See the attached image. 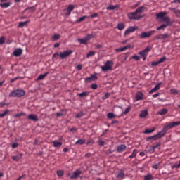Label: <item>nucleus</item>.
I'll return each mask as SVG.
<instances>
[{"label": "nucleus", "instance_id": "nucleus-1", "mask_svg": "<svg viewBox=\"0 0 180 180\" xmlns=\"http://www.w3.org/2000/svg\"><path fill=\"white\" fill-rule=\"evenodd\" d=\"M173 127H174L172 125V122L166 123L163 128V130L165 131H161L160 132H158L157 135L152 136L151 139H161V137H163V136H165V131L168 130H171V129H172Z\"/></svg>", "mask_w": 180, "mask_h": 180}, {"label": "nucleus", "instance_id": "nucleus-2", "mask_svg": "<svg viewBox=\"0 0 180 180\" xmlns=\"http://www.w3.org/2000/svg\"><path fill=\"white\" fill-rule=\"evenodd\" d=\"M25 91L17 89L11 91L9 94V97L10 98H21V96H25Z\"/></svg>", "mask_w": 180, "mask_h": 180}, {"label": "nucleus", "instance_id": "nucleus-3", "mask_svg": "<svg viewBox=\"0 0 180 180\" xmlns=\"http://www.w3.org/2000/svg\"><path fill=\"white\" fill-rule=\"evenodd\" d=\"M127 17L130 20H139V19H141L143 16H141V14L138 13L137 11L131 12L127 14Z\"/></svg>", "mask_w": 180, "mask_h": 180}, {"label": "nucleus", "instance_id": "nucleus-4", "mask_svg": "<svg viewBox=\"0 0 180 180\" xmlns=\"http://www.w3.org/2000/svg\"><path fill=\"white\" fill-rule=\"evenodd\" d=\"M113 68V62L112 60H107L103 66H101L102 71H112Z\"/></svg>", "mask_w": 180, "mask_h": 180}, {"label": "nucleus", "instance_id": "nucleus-5", "mask_svg": "<svg viewBox=\"0 0 180 180\" xmlns=\"http://www.w3.org/2000/svg\"><path fill=\"white\" fill-rule=\"evenodd\" d=\"M94 37H95V35H94V34H88L86 37H84L83 39H78L77 41H79L80 44H86V43H88V41L91 40V39H94Z\"/></svg>", "mask_w": 180, "mask_h": 180}, {"label": "nucleus", "instance_id": "nucleus-6", "mask_svg": "<svg viewBox=\"0 0 180 180\" xmlns=\"http://www.w3.org/2000/svg\"><path fill=\"white\" fill-rule=\"evenodd\" d=\"M72 54V51L68 50V51H65L63 52H60L59 53V56L62 60H64V58H67V57H70Z\"/></svg>", "mask_w": 180, "mask_h": 180}, {"label": "nucleus", "instance_id": "nucleus-7", "mask_svg": "<svg viewBox=\"0 0 180 180\" xmlns=\"http://www.w3.org/2000/svg\"><path fill=\"white\" fill-rule=\"evenodd\" d=\"M74 5H69L67 8L63 10V13L65 16H70L71 15V12L74 11Z\"/></svg>", "mask_w": 180, "mask_h": 180}, {"label": "nucleus", "instance_id": "nucleus-8", "mask_svg": "<svg viewBox=\"0 0 180 180\" xmlns=\"http://www.w3.org/2000/svg\"><path fill=\"white\" fill-rule=\"evenodd\" d=\"M153 33H155V30H151L149 32H144L141 34V39H146V37H151Z\"/></svg>", "mask_w": 180, "mask_h": 180}, {"label": "nucleus", "instance_id": "nucleus-9", "mask_svg": "<svg viewBox=\"0 0 180 180\" xmlns=\"http://www.w3.org/2000/svg\"><path fill=\"white\" fill-rule=\"evenodd\" d=\"M148 51H151V46H147L146 49L139 51V56H141V57L147 56Z\"/></svg>", "mask_w": 180, "mask_h": 180}, {"label": "nucleus", "instance_id": "nucleus-10", "mask_svg": "<svg viewBox=\"0 0 180 180\" xmlns=\"http://www.w3.org/2000/svg\"><path fill=\"white\" fill-rule=\"evenodd\" d=\"M139 29L138 27H129L128 29L126 30L124 32V36H128V34H130V33H133V32H136Z\"/></svg>", "mask_w": 180, "mask_h": 180}, {"label": "nucleus", "instance_id": "nucleus-11", "mask_svg": "<svg viewBox=\"0 0 180 180\" xmlns=\"http://www.w3.org/2000/svg\"><path fill=\"white\" fill-rule=\"evenodd\" d=\"M81 174H82V172H81V170L79 169H77L73 172V174L70 176V179H76V178H78V176H79Z\"/></svg>", "mask_w": 180, "mask_h": 180}, {"label": "nucleus", "instance_id": "nucleus-12", "mask_svg": "<svg viewBox=\"0 0 180 180\" xmlns=\"http://www.w3.org/2000/svg\"><path fill=\"white\" fill-rule=\"evenodd\" d=\"M155 37L158 40H167L169 37V35L168 34H160L156 35Z\"/></svg>", "mask_w": 180, "mask_h": 180}, {"label": "nucleus", "instance_id": "nucleus-13", "mask_svg": "<svg viewBox=\"0 0 180 180\" xmlns=\"http://www.w3.org/2000/svg\"><path fill=\"white\" fill-rule=\"evenodd\" d=\"M27 119L28 120H33V122H38L39 117L36 114H30Z\"/></svg>", "mask_w": 180, "mask_h": 180}, {"label": "nucleus", "instance_id": "nucleus-14", "mask_svg": "<svg viewBox=\"0 0 180 180\" xmlns=\"http://www.w3.org/2000/svg\"><path fill=\"white\" fill-rule=\"evenodd\" d=\"M167 60V57L164 56L161 58L158 61L156 62H152L151 65L153 67H155V65H158V64H161V63H164Z\"/></svg>", "mask_w": 180, "mask_h": 180}, {"label": "nucleus", "instance_id": "nucleus-15", "mask_svg": "<svg viewBox=\"0 0 180 180\" xmlns=\"http://www.w3.org/2000/svg\"><path fill=\"white\" fill-rule=\"evenodd\" d=\"M22 53H23V50H22V49L19 48V49H15L13 51V56L15 57H20V56H22Z\"/></svg>", "mask_w": 180, "mask_h": 180}, {"label": "nucleus", "instance_id": "nucleus-16", "mask_svg": "<svg viewBox=\"0 0 180 180\" xmlns=\"http://www.w3.org/2000/svg\"><path fill=\"white\" fill-rule=\"evenodd\" d=\"M6 0H0V6L1 8H9L11 6V2H5Z\"/></svg>", "mask_w": 180, "mask_h": 180}, {"label": "nucleus", "instance_id": "nucleus-17", "mask_svg": "<svg viewBox=\"0 0 180 180\" xmlns=\"http://www.w3.org/2000/svg\"><path fill=\"white\" fill-rule=\"evenodd\" d=\"M162 84V82H159L153 89H152L149 91V94H153V93L155 92L156 91H158L161 88Z\"/></svg>", "mask_w": 180, "mask_h": 180}, {"label": "nucleus", "instance_id": "nucleus-18", "mask_svg": "<svg viewBox=\"0 0 180 180\" xmlns=\"http://www.w3.org/2000/svg\"><path fill=\"white\" fill-rule=\"evenodd\" d=\"M147 116H148V110H142L139 115L141 119H144V117H147Z\"/></svg>", "mask_w": 180, "mask_h": 180}, {"label": "nucleus", "instance_id": "nucleus-19", "mask_svg": "<svg viewBox=\"0 0 180 180\" xmlns=\"http://www.w3.org/2000/svg\"><path fill=\"white\" fill-rule=\"evenodd\" d=\"M167 15H168L167 12H160L156 15V17L158 18V19H162H162H164V18H165Z\"/></svg>", "mask_w": 180, "mask_h": 180}, {"label": "nucleus", "instance_id": "nucleus-20", "mask_svg": "<svg viewBox=\"0 0 180 180\" xmlns=\"http://www.w3.org/2000/svg\"><path fill=\"white\" fill-rule=\"evenodd\" d=\"M131 47L130 45H127L126 46H124L122 48L116 49L115 51L117 53H122V51H125V50H127L128 49H130Z\"/></svg>", "mask_w": 180, "mask_h": 180}, {"label": "nucleus", "instance_id": "nucleus-21", "mask_svg": "<svg viewBox=\"0 0 180 180\" xmlns=\"http://www.w3.org/2000/svg\"><path fill=\"white\" fill-rule=\"evenodd\" d=\"M96 79H98L96 74L91 75V77L86 78V81H96Z\"/></svg>", "mask_w": 180, "mask_h": 180}, {"label": "nucleus", "instance_id": "nucleus-22", "mask_svg": "<svg viewBox=\"0 0 180 180\" xmlns=\"http://www.w3.org/2000/svg\"><path fill=\"white\" fill-rule=\"evenodd\" d=\"M36 11V7H28L25 10H24V12H27V13H33Z\"/></svg>", "mask_w": 180, "mask_h": 180}, {"label": "nucleus", "instance_id": "nucleus-23", "mask_svg": "<svg viewBox=\"0 0 180 180\" xmlns=\"http://www.w3.org/2000/svg\"><path fill=\"white\" fill-rule=\"evenodd\" d=\"M162 22H165V25H167V26H169L171 25V18L169 17H165L162 18Z\"/></svg>", "mask_w": 180, "mask_h": 180}, {"label": "nucleus", "instance_id": "nucleus-24", "mask_svg": "<svg viewBox=\"0 0 180 180\" xmlns=\"http://www.w3.org/2000/svg\"><path fill=\"white\" fill-rule=\"evenodd\" d=\"M124 150H126V145H124V144H122V145L119 146L117 148L118 153H123V151H124Z\"/></svg>", "mask_w": 180, "mask_h": 180}, {"label": "nucleus", "instance_id": "nucleus-25", "mask_svg": "<svg viewBox=\"0 0 180 180\" xmlns=\"http://www.w3.org/2000/svg\"><path fill=\"white\" fill-rule=\"evenodd\" d=\"M168 113V109L167 108H163L160 111L158 112V115H160V116H162L164 115H167Z\"/></svg>", "mask_w": 180, "mask_h": 180}, {"label": "nucleus", "instance_id": "nucleus-26", "mask_svg": "<svg viewBox=\"0 0 180 180\" xmlns=\"http://www.w3.org/2000/svg\"><path fill=\"white\" fill-rule=\"evenodd\" d=\"M22 157H23V154L20 153L19 155H17L15 156H13L12 157V159L14 160V161H19V160H21L22 159Z\"/></svg>", "mask_w": 180, "mask_h": 180}, {"label": "nucleus", "instance_id": "nucleus-27", "mask_svg": "<svg viewBox=\"0 0 180 180\" xmlns=\"http://www.w3.org/2000/svg\"><path fill=\"white\" fill-rule=\"evenodd\" d=\"M117 8H119V5H112V4H110L108 7H107V9L108 11H115V9H117Z\"/></svg>", "mask_w": 180, "mask_h": 180}, {"label": "nucleus", "instance_id": "nucleus-28", "mask_svg": "<svg viewBox=\"0 0 180 180\" xmlns=\"http://www.w3.org/2000/svg\"><path fill=\"white\" fill-rule=\"evenodd\" d=\"M136 101H141L143 99V93L141 91L137 92L136 95Z\"/></svg>", "mask_w": 180, "mask_h": 180}, {"label": "nucleus", "instance_id": "nucleus-29", "mask_svg": "<svg viewBox=\"0 0 180 180\" xmlns=\"http://www.w3.org/2000/svg\"><path fill=\"white\" fill-rule=\"evenodd\" d=\"M115 176L117 178H123V176H124V172L123 170H120V172L115 173Z\"/></svg>", "mask_w": 180, "mask_h": 180}, {"label": "nucleus", "instance_id": "nucleus-30", "mask_svg": "<svg viewBox=\"0 0 180 180\" xmlns=\"http://www.w3.org/2000/svg\"><path fill=\"white\" fill-rule=\"evenodd\" d=\"M169 9H170V11H172V12H173V13H175V15L178 18H180V10H176V9L172 8H170Z\"/></svg>", "mask_w": 180, "mask_h": 180}, {"label": "nucleus", "instance_id": "nucleus-31", "mask_svg": "<svg viewBox=\"0 0 180 180\" xmlns=\"http://www.w3.org/2000/svg\"><path fill=\"white\" fill-rule=\"evenodd\" d=\"M52 143L53 144V147H56V148H60V147H61V146H63L62 142H58L57 141H54Z\"/></svg>", "mask_w": 180, "mask_h": 180}, {"label": "nucleus", "instance_id": "nucleus-32", "mask_svg": "<svg viewBox=\"0 0 180 180\" xmlns=\"http://www.w3.org/2000/svg\"><path fill=\"white\" fill-rule=\"evenodd\" d=\"M46 75H49V72L44 73V74H42V75H40L38 77H37V80L38 81H41V79H44V78H46Z\"/></svg>", "mask_w": 180, "mask_h": 180}, {"label": "nucleus", "instance_id": "nucleus-33", "mask_svg": "<svg viewBox=\"0 0 180 180\" xmlns=\"http://www.w3.org/2000/svg\"><path fill=\"white\" fill-rule=\"evenodd\" d=\"M88 95H89V91H84L78 94V96H80V98H85L88 96Z\"/></svg>", "mask_w": 180, "mask_h": 180}, {"label": "nucleus", "instance_id": "nucleus-34", "mask_svg": "<svg viewBox=\"0 0 180 180\" xmlns=\"http://www.w3.org/2000/svg\"><path fill=\"white\" fill-rule=\"evenodd\" d=\"M144 11H146V7L144 6H141L136 10V11L139 14L144 12Z\"/></svg>", "mask_w": 180, "mask_h": 180}, {"label": "nucleus", "instance_id": "nucleus-35", "mask_svg": "<svg viewBox=\"0 0 180 180\" xmlns=\"http://www.w3.org/2000/svg\"><path fill=\"white\" fill-rule=\"evenodd\" d=\"M27 23H29V21L20 22L18 24V27H25V26H27Z\"/></svg>", "mask_w": 180, "mask_h": 180}, {"label": "nucleus", "instance_id": "nucleus-36", "mask_svg": "<svg viewBox=\"0 0 180 180\" xmlns=\"http://www.w3.org/2000/svg\"><path fill=\"white\" fill-rule=\"evenodd\" d=\"M157 128L153 127L152 129H146L144 133L145 134H150V133H153V131H155V129Z\"/></svg>", "mask_w": 180, "mask_h": 180}, {"label": "nucleus", "instance_id": "nucleus-37", "mask_svg": "<svg viewBox=\"0 0 180 180\" xmlns=\"http://www.w3.org/2000/svg\"><path fill=\"white\" fill-rule=\"evenodd\" d=\"M86 19H89V16H82L79 19L77 20V23H79V22H84Z\"/></svg>", "mask_w": 180, "mask_h": 180}, {"label": "nucleus", "instance_id": "nucleus-38", "mask_svg": "<svg viewBox=\"0 0 180 180\" xmlns=\"http://www.w3.org/2000/svg\"><path fill=\"white\" fill-rule=\"evenodd\" d=\"M75 144H79L80 146H82V144H85V139H79L75 142Z\"/></svg>", "mask_w": 180, "mask_h": 180}, {"label": "nucleus", "instance_id": "nucleus-39", "mask_svg": "<svg viewBox=\"0 0 180 180\" xmlns=\"http://www.w3.org/2000/svg\"><path fill=\"white\" fill-rule=\"evenodd\" d=\"M137 153H138L137 149H134L133 150L132 154L129 156V158H134L136 155H137Z\"/></svg>", "mask_w": 180, "mask_h": 180}, {"label": "nucleus", "instance_id": "nucleus-40", "mask_svg": "<svg viewBox=\"0 0 180 180\" xmlns=\"http://www.w3.org/2000/svg\"><path fill=\"white\" fill-rule=\"evenodd\" d=\"M167 26L168 25L166 24H162V25H160L157 28V30H164V29H165Z\"/></svg>", "mask_w": 180, "mask_h": 180}, {"label": "nucleus", "instance_id": "nucleus-41", "mask_svg": "<svg viewBox=\"0 0 180 180\" xmlns=\"http://www.w3.org/2000/svg\"><path fill=\"white\" fill-rule=\"evenodd\" d=\"M93 56H95V51H89L86 55V58H89V57H93Z\"/></svg>", "mask_w": 180, "mask_h": 180}, {"label": "nucleus", "instance_id": "nucleus-42", "mask_svg": "<svg viewBox=\"0 0 180 180\" xmlns=\"http://www.w3.org/2000/svg\"><path fill=\"white\" fill-rule=\"evenodd\" d=\"M117 29H118V30H123V29H124V24L119 23L117 25Z\"/></svg>", "mask_w": 180, "mask_h": 180}, {"label": "nucleus", "instance_id": "nucleus-43", "mask_svg": "<svg viewBox=\"0 0 180 180\" xmlns=\"http://www.w3.org/2000/svg\"><path fill=\"white\" fill-rule=\"evenodd\" d=\"M153 175L151 174H148L144 176V180H153Z\"/></svg>", "mask_w": 180, "mask_h": 180}, {"label": "nucleus", "instance_id": "nucleus-44", "mask_svg": "<svg viewBox=\"0 0 180 180\" xmlns=\"http://www.w3.org/2000/svg\"><path fill=\"white\" fill-rule=\"evenodd\" d=\"M60 37V34H55L53 37H52V40L53 41H56L57 40H58Z\"/></svg>", "mask_w": 180, "mask_h": 180}, {"label": "nucleus", "instance_id": "nucleus-45", "mask_svg": "<svg viewBox=\"0 0 180 180\" xmlns=\"http://www.w3.org/2000/svg\"><path fill=\"white\" fill-rule=\"evenodd\" d=\"M9 113V110H6L4 112L0 113V117H4V116H6Z\"/></svg>", "mask_w": 180, "mask_h": 180}, {"label": "nucleus", "instance_id": "nucleus-46", "mask_svg": "<svg viewBox=\"0 0 180 180\" xmlns=\"http://www.w3.org/2000/svg\"><path fill=\"white\" fill-rule=\"evenodd\" d=\"M170 94H172V95H176L178 94V91L175 89H170Z\"/></svg>", "mask_w": 180, "mask_h": 180}, {"label": "nucleus", "instance_id": "nucleus-47", "mask_svg": "<svg viewBox=\"0 0 180 180\" xmlns=\"http://www.w3.org/2000/svg\"><path fill=\"white\" fill-rule=\"evenodd\" d=\"M131 58V60H135V61H139L140 60V56L134 55Z\"/></svg>", "mask_w": 180, "mask_h": 180}, {"label": "nucleus", "instance_id": "nucleus-48", "mask_svg": "<svg viewBox=\"0 0 180 180\" xmlns=\"http://www.w3.org/2000/svg\"><path fill=\"white\" fill-rule=\"evenodd\" d=\"M107 117H108V119H113L115 117V114L112 112H109L107 115Z\"/></svg>", "mask_w": 180, "mask_h": 180}, {"label": "nucleus", "instance_id": "nucleus-49", "mask_svg": "<svg viewBox=\"0 0 180 180\" xmlns=\"http://www.w3.org/2000/svg\"><path fill=\"white\" fill-rule=\"evenodd\" d=\"M110 96V93H106L104 96H103L102 99L105 101V99H108Z\"/></svg>", "mask_w": 180, "mask_h": 180}, {"label": "nucleus", "instance_id": "nucleus-50", "mask_svg": "<svg viewBox=\"0 0 180 180\" xmlns=\"http://www.w3.org/2000/svg\"><path fill=\"white\" fill-rule=\"evenodd\" d=\"M131 110V107L128 106V107L125 109L124 112H123L124 115H127V113H129V112H130Z\"/></svg>", "mask_w": 180, "mask_h": 180}, {"label": "nucleus", "instance_id": "nucleus-51", "mask_svg": "<svg viewBox=\"0 0 180 180\" xmlns=\"http://www.w3.org/2000/svg\"><path fill=\"white\" fill-rule=\"evenodd\" d=\"M57 175H58V176H63V175H64V171L58 170L57 171Z\"/></svg>", "mask_w": 180, "mask_h": 180}, {"label": "nucleus", "instance_id": "nucleus-52", "mask_svg": "<svg viewBox=\"0 0 180 180\" xmlns=\"http://www.w3.org/2000/svg\"><path fill=\"white\" fill-rule=\"evenodd\" d=\"M172 124L173 127H176V126H180V121L172 122Z\"/></svg>", "mask_w": 180, "mask_h": 180}, {"label": "nucleus", "instance_id": "nucleus-53", "mask_svg": "<svg viewBox=\"0 0 180 180\" xmlns=\"http://www.w3.org/2000/svg\"><path fill=\"white\" fill-rule=\"evenodd\" d=\"M82 116H84V113L82 112H79L76 115V117H77V119H79V117H82Z\"/></svg>", "mask_w": 180, "mask_h": 180}, {"label": "nucleus", "instance_id": "nucleus-54", "mask_svg": "<svg viewBox=\"0 0 180 180\" xmlns=\"http://www.w3.org/2000/svg\"><path fill=\"white\" fill-rule=\"evenodd\" d=\"M152 168H154V169H158V168H160V163L155 164L153 166H152Z\"/></svg>", "mask_w": 180, "mask_h": 180}, {"label": "nucleus", "instance_id": "nucleus-55", "mask_svg": "<svg viewBox=\"0 0 180 180\" xmlns=\"http://www.w3.org/2000/svg\"><path fill=\"white\" fill-rule=\"evenodd\" d=\"M26 115L25 112H20L15 115V117H20V116H25Z\"/></svg>", "mask_w": 180, "mask_h": 180}, {"label": "nucleus", "instance_id": "nucleus-56", "mask_svg": "<svg viewBox=\"0 0 180 180\" xmlns=\"http://www.w3.org/2000/svg\"><path fill=\"white\" fill-rule=\"evenodd\" d=\"M105 141H103L102 139H100L98 141V146H104Z\"/></svg>", "mask_w": 180, "mask_h": 180}, {"label": "nucleus", "instance_id": "nucleus-57", "mask_svg": "<svg viewBox=\"0 0 180 180\" xmlns=\"http://www.w3.org/2000/svg\"><path fill=\"white\" fill-rule=\"evenodd\" d=\"M5 43V37H2L0 38V44H4Z\"/></svg>", "mask_w": 180, "mask_h": 180}, {"label": "nucleus", "instance_id": "nucleus-58", "mask_svg": "<svg viewBox=\"0 0 180 180\" xmlns=\"http://www.w3.org/2000/svg\"><path fill=\"white\" fill-rule=\"evenodd\" d=\"M18 147H19V144L18 143H14L12 144V148H16Z\"/></svg>", "mask_w": 180, "mask_h": 180}, {"label": "nucleus", "instance_id": "nucleus-59", "mask_svg": "<svg viewBox=\"0 0 180 180\" xmlns=\"http://www.w3.org/2000/svg\"><path fill=\"white\" fill-rule=\"evenodd\" d=\"M92 89H98V84H94L91 85Z\"/></svg>", "mask_w": 180, "mask_h": 180}, {"label": "nucleus", "instance_id": "nucleus-60", "mask_svg": "<svg viewBox=\"0 0 180 180\" xmlns=\"http://www.w3.org/2000/svg\"><path fill=\"white\" fill-rule=\"evenodd\" d=\"M58 56H60V53H58V52H56L53 55V58H56L58 57Z\"/></svg>", "mask_w": 180, "mask_h": 180}, {"label": "nucleus", "instance_id": "nucleus-61", "mask_svg": "<svg viewBox=\"0 0 180 180\" xmlns=\"http://www.w3.org/2000/svg\"><path fill=\"white\" fill-rule=\"evenodd\" d=\"M90 18H98V13H94L92 14Z\"/></svg>", "mask_w": 180, "mask_h": 180}, {"label": "nucleus", "instance_id": "nucleus-62", "mask_svg": "<svg viewBox=\"0 0 180 180\" xmlns=\"http://www.w3.org/2000/svg\"><path fill=\"white\" fill-rule=\"evenodd\" d=\"M89 144H94V141H92V140L88 141L87 143H86V145L89 146Z\"/></svg>", "mask_w": 180, "mask_h": 180}, {"label": "nucleus", "instance_id": "nucleus-63", "mask_svg": "<svg viewBox=\"0 0 180 180\" xmlns=\"http://www.w3.org/2000/svg\"><path fill=\"white\" fill-rule=\"evenodd\" d=\"M77 70H82V65L79 64L77 66Z\"/></svg>", "mask_w": 180, "mask_h": 180}, {"label": "nucleus", "instance_id": "nucleus-64", "mask_svg": "<svg viewBox=\"0 0 180 180\" xmlns=\"http://www.w3.org/2000/svg\"><path fill=\"white\" fill-rule=\"evenodd\" d=\"M158 96H160V94L157 93L153 95V98H157Z\"/></svg>", "mask_w": 180, "mask_h": 180}]
</instances>
